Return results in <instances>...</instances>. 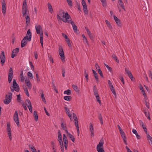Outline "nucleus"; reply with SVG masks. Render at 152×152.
<instances>
[{"mask_svg":"<svg viewBox=\"0 0 152 152\" xmlns=\"http://www.w3.org/2000/svg\"><path fill=\"white\" fill-rule=\"evenodd\" d=\"M95 67L98 71L99 69H101L99 66L97 64H95Z\"/></svg>","mask_w":152,"mask_h":152,"instance_id":"obj_61","label":"nucleus"},{"mask_svg":"<svg viewBox=\"0 0 152 152\" xmlns=\"http://www.w3.org/2000/svg\"><path fill=\"white\" fill-rule=\"evenodd\" d=\"M57 18L62 20L65 23H70V21L72 20L70 15L67 12L66 13L63 10H61L59 11V14L57 15Z\"/></svg>","mask_w":152,"mask_h":152,"instance_id":"obj_1","label":"nucleus"},{"mask_svg":"<svg viewBox=\"0 0 152 152\" xmlns=\"http://www.w3.org/2000/svg\"><path fill=\"white\" fill-rule=\"evenodd\" d=\"M7 131H11L10 128V123H8L7 124Z\"/></svg>","mask_w":152,"mask_h":152,"instance_id":"obj_48","label":"nucleus"},{"mask_svg":"<svg viewBox=\"0 0 152 152\" xmlns=\"http://www.w3.org/2000/svg\"><path fill=\"white\" fill-rule=\"evenodd\" d=\"M22 105V106L23 107L24 109L25 110H27V107L25 104H24V103H23Z\"/></svg>","mask_w":152,"mask_h":152,"instance_id":"obj_64","label":"nucleus"},{"mask_svg":"<svg viewBox=\"0 0 152 152\" xmlns=\"http://www.w3.org/2000/svg\"><path fill=\"white\" fill-rule=\"evenodd\" d=\"M64 109L65 110V112H66L68 116L69 115H72L70 113V111L69 110V109L67 107H65Z\"/></svg>","mask_w":152,"mask_h":152,"instance_id":"obj_32","label":"nucleus"},{"mask_svg":"<svg viewBox=\"0 0 152 152\" xmlns=\"http://www.w3.org/2000/svg\"><path fill=\"white\" fill-rule=\"evenodd\" d=\"M10 89L12 92H14V91L17 92L20 91L19 86L15 79H13L12 86L10 87Z\"/></svg>","mask_w":152,"mask_h":152,"instance_id":"obj_3","label":"nucleus"},{"mask_svg":"<svg viewBox=\"0 0 152 152\" xmlns=\"http://www.w3.org/2000/svg\"><path fill=\"white\" fill-rule=\"evenodd\" d=\"M85 29L87 31L88 35L90 37V38L92 40H93L94 38L92 35L91 33L87 27H85Z\"/></svg>","mask_w":152,"mask_h":152,"instance_id":"obj_20","label":"nucleus"},{"mask_svg":"<svg viewBox=\"0 0 152 152\" xmlns=\"http://www.w3.org/2000/svg\"><path fill=\"white\" fill-rule=\"evenodd\" d=\"M96 149L98 152H104V149L102 148H96Z\"/></svg>","mask_w":152,"mask_h":152,"instance_id":"obj_45","label":"nucleus"},{"mask_svg":"<svg viewBox=\"0 0 152 152\" xmlns=\"http://www.w3.org/2000/svg\"><path fill=\"white\" fill-rule=\"evenodd\" d=\"M22 10V14L23 17L26 15V14L27 12L29 13V11L28 10L26 0H24L23 1Z\"/></svg>","mask_w":152,"mask_h":152,"instance_id":"obj_5","label":"nucleus"},{"mask_svg":"<svg viewBox=\"0 0 152 152\" xmlns=\"http://www.w3.org/2000/svg\"><path fill=\"white\" fill-rule=\"evenodd\" d=\"M118 3L122 8L123 9L124 11H126V9L124 7V5L123 2H122Z\"/></svg>","mask_w":152,"mask_h":152,"instance_id":"obj_47","label":"nucleus"},{"mask_svg":"<svg viewBox=\"0 0 152 152\" xmlns=\"http://www.w3.org/2000/svg\"><path fill=\"white\" fill-rule=\"evenodd\" d=\"M104 64L105 66H106V67L108 69V70L109 71H111V68L108 65H107L105 63Z\"/></svg>","mask_w":152,"mask_h":152,"instance_id":"obj_58","label":"nucleus"},{"mask_svg":"<svg viewBox=\"0 0 152 152\" xmlns=\"http://www.w3.org/2000/svg\"><path fill=\"white\" fill-rule=\"evenodd\" d=\"M70 23H71L72 26V27L75 32H76L77 31V27L75 25V23L72 20L70 21Z\"/></svg>","mask_w":152,"mask_h":152,"instance_id":"obj_17","label":"nucleus"},{"mask_svg":"<svg viewBox=\"0 0 152 152\" xmlns=\"http://www.w3.org/2000/svg\"><path fill=\"white\" fill-rule=\"evenodd\" d=\"M147 138L148 140H150V141L152 140V137L149 135V134H147Z\"/></svg>","mask_w":152,"mask_h":152,"instance_id":"obj_57","label":"nucleus"},{"mask_svg":"<svg viewBox=\"0 0 152 152\" xmlns=\"http://www.w3.org/2000/svg\"><path fill=\"white\" fill-rule=\"evenodd\" d=\"M64 94L69 95L71 94V91L70 90L68 89L64 92Z\"/></svg>","mask_w":152,"mask_h":152,"instance_id":"obj_44","label":"nucleus"},{"mask_svg":"<svg viewBox=\"0 0 152 152\" xmlns=\"http://www.w3.org/2000/svg\"><path fill=\"white\" fill-rule=\"evenodd\" d=\"M101 2L102 3V6L104 7H106L107 6V3L106 0H100Z\"/></svg>","mask_w":152,"mask_h":152,"instance_id":"obj_43","label":"nucleus"},{"mask_svg":"<svg viewBox=\"0 0 152 152\" xmlns=\"http://www.w3.org/2000/svg\"><path fill=\"white\" fill-rule=\"evenodd\" d=\"M108 83L109 85L110 86V88L113 86L110 80H108Z\"/></svg>","mask_w":152,"mask_h":152,"instance_id":"obj_60","label":"nucleus"},{"mask_svg":"<svg viewBox=\"0 0 152 152\" xmlns=\"http://www.w3.org/2000/svg\"><path fill=\"white\" fill-rule=\"evenodd\" d=\"M23 89L24 90V91L25 92V93L26 94V95L28 96H29V94L28 92V89L27 88H26V86H24L23 87Z\"/></svg>","mask_w":152,"mask_h":152,"instance_id":"obj_27","label":"nucleus"},{"mask_svg":"<svg viewBox=\"0 0 152 152\" xmlns=\"http://www.w3.org/2000/svg\"><path fill=\"white\" fill-rule=\"evenodd\" d=\"M31 33L30 29H28L27 31L26 37H25L21 42V47L22 48L24 47L27 43V40L29 42L31 40Z\"/></svg>","mask_w":152,"mask_h":152,"instance_id":"obj_2","label":"nucleus"},{"mask_svg":"<svg viewBox=\"0 0 152 152\" xmlns=\"http://www.w3.org/2000/svg\"><path fill=\"white\" fill-rule=\"evenodd\" d=\"M26 103L27 106L28 105H30L31 104V103L30 100L28 99L26 100Z\"/></svg>","mask_w":152,"mask_h":152,"instance_id":"obj_54","label":"nucleus"},{"mask_svg":"<svg viewBox=\"0 0 152 152\" xmlns=\"http://www.w3.org/2000/svg\"><path fill=\"white\" fill-rule=\"evenodd\" d=\"M19 48H17L13 50L12 52L11 57L12 58H14L15 56H16V54H17L19 52Z\"/></svg>","mask_w":152,"mask_h":152,"instance_id":"obj_15","label":"nucleus"},{"mask_svg":"<svg viewBox=\"0 0 152 152\" xmlns=\"http://www.w3.org/2000/svg\"><path fill=\"white\" fill-rule=\"evenodd\" d=\"M99 118L102 124H103L102 117L101 113H99L98 115Z\"/></svg>","mask_w":152,"mask_h":152,"instance_id":"obj_41","label":"nucleus"},{"mask_svg":"<svg viewBox=\"0 0 152 152\" xmlns=\"http://www.w3.org/2000/svg\"><path fill=\"white\" fill-rule=\"evenodd\" d=\"M98 72L99 74L100 75L101 77H102L103 78L104 77L103 75V73H102V71L101 70V69L99 70L98 71Z\"/></svg>","mask_w":152,"mask_h":152,"instance_id":"obj_55","label":"nucleus"},{"mask_svg":"<svg viewBox=\"0 0 152 152\" xmlns=\"http://www.w3.org/2000/svg\"><path fill=\"white\" fill-rule=\"evenodd\" d=\"M61 126L62 129L66 131V133L68 132L67 130V128L66 127V124H64L63 123H62Z\"/></svg>","mask_w":152,"mask_h":152,"instance_id":"obj_26","label":"nucleus"},{"mask_svg":"<svg viewBox=\"0 0 152 152\" xmlns=\"http://www.w3.org/2000/svg\"><path fill=\"white\" fill-rule=\"evenodd\" d=\"M0 59L1 60V64L2 66L4 65L6 59L5 56L4 52V51H2L0 56Z\"/></svg>","mask_w":152,"mask_h":152,"instance_id":"obj_9","label":"nucleus"},{"mask_svg":"<svg viewBox=\"0 0 152 152\" xmlns=\"http://www.w3.org/2000/svg\"><path fill=\"white\" fill-rule=\"evenodd\" d=\"M59 53L61 57V58L63 61H65V57L64 56V52L63 48L61 46H60L59 47Z\"/></svg>","mask_w":152,"mask_h":152,"instance_id":"obj_6","label":"nucleus"},{"mask_svg":"<svg viewBox=\"0 0 152 152\" xmlns=\"http://www.w3.org/2000/svg\"><path fill=\"white\" fill-rule=\"evenodd\" d=\"M104 143V141L103 138H102L98 145H97L96 147V148H102V147L103 146Z\"/></svg>","mask_w":152,"mask_h":152,"instance_id":"obj_22","label":"nucleus"},{"mask_svg":"<svg viewBox=\"0 0 152 152\" xmlns=\"http://www.w3.org/2000/svg\"><path fill=\"white\" fill-rule=\"evenodd\" d=\"M119 79L121 80L123 84H124V81L123 77L122 75H120L119 76Z\"/></svg>","mask_w":152,"mask_h":152,"instance_id":"obj_46","label":"nucleus"},{"mask_svg":"<svg viewBox=\"0 0 152 152\" xmlns=\"http://www.w3.org/2000/svg\"><path fill=\"white\" fill-rule=\"evenodd\" d=\"M1 3H2V12L5 15L6 13V4L5 0H1Z\"/></svg>","mask_w":152,"mask_h":152,"instance_id":"obj_13","label":"nucleus"},{"mask_svg":"<svg viewBox=\"0 0 152 152\" xmlns=\"http://www.w3.org/2000/svg\"><path fill=\"white\" fill-rule=\"evenodd\" d=\"M34 116L35 118V120L36 121H38V116L37 112L36 111H34Z\"/></svg>","mask_w":152,"mask_h":152,"instance_id":"obj_31","label":"nucleus"},{"mask_svg":"<svg viewBox=\"0 0 152 152\" xmlns=\"http://www.w3.org/2000/svg\"><path fill=\"white\" fill-rule=\"evenodd\" d=\"M140 90L141 91L142 94L144 96H146V94L141 84L140 85Z\"/></svg>","mask_w":152,"mask_h":152,"instance_id":"obj_29","label":"nucleus"},{"mask_svg":"<svg viewBox=\"0 0 152 152\" xmlns=\"http://www.w3.org/2000/svg\"><path fill=\"white\" fill-rule=\"evenodd\" d=\"M66 42L68 45L69 47H71L72 46L71 44L70 43V41L69 39H67L66 40Z\"/></svg>","mask_w":152,"mask_h":152,"instance_id":"obj_53","label":"nucleus"},{"mask_svg":"<svg viewBox=\"0 0 152 152\" xmlns=\"http://www.w3.org/2000/svg\"><path fill=\"white\" fill-rule=\"evenodd\" d=\"M13 71L11 67L9 69V72L8 74V81L9 83H10L13 78Z\"/></svg>","mask_w":152,"mask_h":152,"instance_id":"obj_12","label":"nucleus"},{"mask_svg":"<svg viewBox=\"0 0 152 152\" xmlns=\"http://www.w3.org/2000/svg\"><path fill=\"white\" fill-rule=\"evenodd\" d=\"M39 34L40 37V42L42 47H43V31L41 26L40 25H39Z\"/></svg>","mask_w":152,"mask_h":152,"instance_id":"obj_8","label":"nucleus"},{"mask_svg":"<svg viewBox=\"0 0 152 152\" xmlns=\"http://www.w3.org/2000/svg\"><path fill=\"white\" fill-rule=\"evenodd\" d=\"M110 88L111 91L113 93V94L114 95H115V96H116V93L115 92V90L114 87H113V86L110 87Z\"/></svg>","mask_w":152,"mask_h":152,"instance_id":"obj_40","label":"nucleus"},{"mask_svg":"<svg viewBox=\"0 0 152 152\" xmlns=\"http://www.w3.org/2000/svg\"><path fill=\"white\" fill-rule=\"evenodd\" d=\"M39 92L40 93V96L41 97L42 101L45 103L46 104V102L44 95L43 91L42 90H40Z\"/></svg>","mask_w":152,"mask_h":152,"instance_id":"obj_21","label":"nucleus"},{"mask_svg":"<svg viewBox=\"0 0 152 152\" xmlns=\"http://www.w3.org/2000/svg\"><path fill=\"white\" fill-rule=\"evenodd\" d=\"M112 57L114 58V59L116 61L117 63H119V60L118 59L117 57L115 54H113L112 56Z\"/></svg>","mask_w":152,"mask_h":152,"instance_id":"obj_39","label":"nucleus"},{"mask_svg":"<svg viewBox=\"0 0 152 152\" xmlns=\"http://www.w3.org/2000/svg\"><path fill=\"white\" fill-rule=\"evenodd\" d=\"M17 100L19 102H21V97L20 94H18L17 95Z\"/></svg>","mask_w":152,"mask_h":152,"instance_id":"obj_52","label":"nucleus"},{"mask_svg":"<svg viewBox=\"0 0 152 152\" xmlns=\"http://www.w3.org/2000/svg\"><path fill=\"white\" fill-rule=\"evenodd\" d=\"M123 140L124 141V143L126 145H127V141H126V137H125L124 138H122Z\"/></svg>","mask_w":152,"mask_h":152,"instance_id":"obj_62","label":"nucleus"},{"mask_svg":"<svg viewBox=\"0 0 152 152\" xmlns=\"http://www.w3.org/2000/svg\"><path fill=\"white\" fill-rule=\"evenodd\" d=\"M89 130L91 132V137H93L94 136V128L91 123L90 124L89 126Z\"/></svg>","mask_w":152,"mask_h":152,"instance_id":"obj_16","label":"nucleus"},{"mask_svg":"<svg viewBox=\"0 0 152 152\" xmlns=\"http://www.w3.org/2000/svg\"><path fill=\"white\" fill-rule=\"evenodd\" d=\"M132 131L133 133L134 134H135L136 135V134H138L137 131L136 130H135L134 129H133Z\"/></svg>","mask_w":152,"mask_h":152,"instance_id":"obj_63","label":"nucleus"},{"mask_svg":"<svg viewBox=\"0 0 152 152\" xmlns=\"http://www.w3.org/2000/svg\"><path fill=\"white\" fill-rule=\"evenodd\" d=\"M93 91L94 95L95 96L97 102L101 105V102L100 100L99 95L98 93V90L95 86L94 87Z\"/></svg>","mask_w":152,"mask_h":152,"instance_id":"obj_7","label":"nucleus"},{"mask_svg":"<svg viewBox=\"0 0 152 152\" xmlns=\"http://www.w3.org/2000/svg\"><path fill=\"white\" fill-rule=\"evenodd\" d=\"M28 13L27 12V13L26 14V15L25 16V18L26 19V26H28V24L30 22V19L28 15H27V14H28Z\"/></svg>","mask_w":152,"mask_h":152,"instance_id":"obj_23","label":"nucleus"},{"mask_svg":"<svg viewBox=\"0 0 152 152\" xmlns=\"http://www.w3.org/2000/svg\"><path fill=\"white\" fill-rule=\"evenodd\" d=\"M125 71L126 73L128 75H130V74H132L131 72L130 71H129L127 68H126L125 69Z\"/></svg>","mask_w":152,"mask_h":152,"instance_id":"obj_56","label":"nucleus"},{"mask_svg":"<svg viewBox=\"0 0 152 152\" xmlns=\"http://www.w3.org/2000/svg\"><path fill=\"white\" fill-rule=\"evenodd\" d=\"M68 5L70 7L72 6V3L71 0H66Z\"/></svg>","mask_w":152,"mask_h":152,"instance_id":"obj_51","label":"nucleus"},{"mask_svg":"<svg viewBox=\"0 0 152 152\" xmlns=\"http://www.w3.org/2000/svg\"><path fill=\"white\" fill-rule=\"evenodd\" d=\"M72 87L74 90L76 92H79V90L78 89L77 86L75 85H73L72 86Z\"/></svg>","mask_w":152,"mask_h":152,"instance_id":"obj_33","label":"nucleus"},{"mask_svg":"<svg viewBox=\"0 0 152 152\" xmlns=\"http://www.w3.org/2000/svg\"><path fill=\"white\" fill-rule=\"evenodd\" d=\"M128 76L129 77H130V78L131 79L132 81H134V77L133 76V75H132V74H130V75H129Z\"/></svg>","mask_w":152,"mask_h":152,"instance_id":"obj_59","label":"nucleus"},{"mask_svg":"<svg viewBox=\"0 0 152 152\" xmlns=\"http://www.w3.org/2000/svg\"><path fill=\"white\" fill-rule=\"evenodd\" d=\"M58 140L59 142H62V137L61 136V131L58 130Z\"/></svg>","mask_w":152,"mask_h":152,"instance_id":"obj_19","label":"nucleus"},{"mask_svg":"<svg viewBox=\"0 0 152 152\" xmlns=\"http://www.w3.org/2000/svg\"><path fill=\"white\" fill-rule=\"evenodd\" d=\"M48 7L49 11L51 13H52L53 12V9L50 3H48Z\"/></svg>","mask_w":152,"mask_h":152,"instance_id":"obj_25","label":"nucleus"},{"mask_svg":"<svg viewBox=\"0 0 152 152\" xmlns=\"http://www.w3.org/2000/svg\"><path fill=\"white\" fill-rule=\"evenodd\" d=\"M82 4L83 5V9L84 13L86 15H88V11L86 3L84 0H82Z\"/></svg>","mask_w":152,"mask_h":152,"instance_id":"obj_11","label":"nucleus"},{"mask_svg":"<svg viewBox=\"0 0 152 152\" xmlns=\"http://www.w3.org/2000/svg\"><path fill=\"white\" fill-rule=\"evenodd\" d=\"M63 135V140L64 142V146L65 148V149L66 150L67 149L68 144L67 138L65 134H64Z\"/></svg>","mask_w":152,"mask_h":152,"instance_id":"obj_14","label":"nucleus"},{"mask_svg":"<svg viewBox=\"0 0 152 152\" xmlns=\"http://www.w3.org/2000/svg\"><path fill=\"white\" fill-rule=\"evenodd\" d=\"M82 37H83V38L84 41H85L87 43V45H88V46L89 47V45L88 42V41L87 38L85 36L84 34L82 35Z\"/></svg>","mask_w":152,"mask_h":152,"instance_id":"obj_37","label":"nucleus"},{"mask_svg":"<svg viewBox=\"0 0 152 152\" xmlns=\"http://www.w3.org/2000/svg\"><path fill=\"white\" fill-rule=\"evenodd\" d=\"M27 75L30 79H31L33 78L31 72H28L27 73Z\"/></svg>","mask_w":152,"mask_h":152,"instance_id":"obj_50","label":"nucleus"},{"mask_svg":"<svg viewBox=\"0 0 152 152\" xmlns=\"http://www.w3.org/2000/svg\"><path fill=\"white\" fill-rule=\"evenodd\" d=\"M8 94V96L7 94L6 95L5 99L4 100V103L6 104L10 103L12 98V94L11 92H9Z\"/></svg>","mask_w":152,"mask_h":152,"instance_id":"obj_4","label":"nucleus"},{"mask_svg":"<svg viewBox=\"0 0 152 152\" xmlns=\"http://www.w3.org/2000/svg\"><path fill=\"white\" fill-rule=\"evenodd\" d=\"M94 75V77L95 78V80L96 81V83H98L99 82V78L98 77V75L97 74H96L95 75Z\"/></svg>","mask_w":152,"mask_h":152,"instance_id":"obj_49","label":"nucleus"},{"mask_svg":"<svg viewBox=\"0 0 152 152\" xmlns=\"http://www.w3.org/2000/svg\"><path fill=\"white\" fill-rule=\"evenodd\" d=\"M59 143H60V146L61 149V152H64V147L63 142Z\"/></svg>","mask_w":152,"mask_h":152,"instance_id":"obj_35","label":"nucleus"},{"mask_svg":"<svg viewBox=\"0 0 152 152\" xmlns=\"http://www.w3.org/2000/svg\"><path fill=\"white\" fill-rule=\"evenodd\" d=\"M67 134V136L69 137L70 139L73 142H74L75 141V138L70 133L68 132L66 133Z\"/></svg>","mask_w":152,"mask_h":152,"instance_id":"obj_24","label":"nucleus"},{"mask_svg":"<svg viewBox=\"0 0 152 152\" xmlns=\"http://www.w3.org/2000/svg\"><path fill=\"white\" fill-rule=\"evenodd\" d=\"M145 113L146 116L149 120H151V118L150 117L149 113V112H147L146 110H144L143 111Z\"/></svg>","mask_w":152,"mask_h":152,"instance_id":"obj_28","label":"nucleus"},{"mask_svg":"<svg viewBox=\"0 0 152 152\" xmlns=\"http://www.w3.org/2000/svg\"><path fill=\"white\" fill-rule=\"evenodd\" d=\"M26 85L28 86V89H30L31 88L32 85L29 80H28V82L26 83Z\"/></svg>","mask_w":152,"mask_h":152,"instance_id":"obj_30","label":"nucleus"},{"mask_svg":"<svg viewBox=\"0 0 152 152\" xmlns=\"http://www.w3.org/2000/svg\"><path fill=\"white\" fill-rule=\"evenodd\" d=\"M105 23L107 24V26L110 29H112V27L110 23L107 20H105Z\"/></svg>","mask_w":152,"mask_h":152,"instance_id":"obj_34","label":"nucleus"},{"mask_svg":"<svg viewBox=\"0 0 152 152\" xmlns=\"http://www.w3.org/2000/svg\"><path fill=\"white\" fill-rule=\"evenodd\" d=\"M29 146V148L31 149V151L33 152H37L36 149L34 147L33 145H30Z\"/></svg>","mask_w":152,"mask_h":152,"instance_id":"obj_42","label":"nucleus"},{"mask_svg":"<svg viewBox=\"0 0 152 152\" xmlns=\"http://www.w3.org/2000/svg\"><path fill=\"white\" fill-rule=\"evenodd\" d=\"M13 119L18 126H20L19 120L18 116V114L17 111H15Z\"/></svg>","mask_w":152,"mask_h":152,"instance_id":"obj_10","label":"nucleus"},{"mask_svg":"<svg viewBox=\"0 0 152 152\" xmlns=\"http://www.w3.org/2000/svg\"><path fill=\"white\" fill-rule=\"evenodd\" d=\"M114 18L117 25L119 26H121V22L120 20L115 15L114 16Z\"/></svg>","mask_w":152,"mask_h":152,"instance_id":"obj_18","label":"nucleus"},{"mask_svg":"<svg viewBox=\"0 0 152 152\" xmlns=\"http://www.w3.org/2000/svg\"><path fill=\"white\" fill-rule=\"evenodd\" d=\"M72 99V97L71 96H65L64 97V100L66 101H70Z\"/></svg>","mask_w":152,"mask_h":152,"instance_id":"obj_38","label":"nucleus"},{"mask_svg":"<svg viewBox=\"0 0 152 152\" xmlns=\"http://www.w3.org/2000/svg\"><path fill=\"white\" fill-rule=\"evenodd\" d=\"M84 75L86 78L87 81L88 82V73L86 72V70H85Z\"/></svg>","mask_w":152,"mask_h":152,"instance_id":"obj_36","label":"nucleus"}]
</instances>
